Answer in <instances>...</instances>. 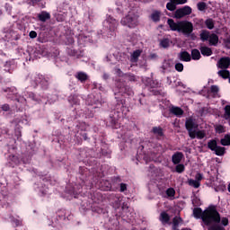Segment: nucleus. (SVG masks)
<instances>
[{
    "mask_svg": "<svg viewBox=\"0 0 230 230\" xmlns=\"http://www.w3.org/2000/svg\"><path fill=\"white\" fill-rule=\"evenodd\" d=\"M194 218H201L205 226H212L213 224H220V213L217 210V207L209 206L204 211L200 208H194Z\"/></svg>",
    "mask_w": 230,
    "mask_h": 230,
    "instance_id": "obj_1",
    "label": "nucleus"
},
{
    "mask_svg": "<svg viewBox=\"0 0 230 230\" xmlns=\"http://www.w3.org/2000/svg\"><path fill=\"white\" fill-rule=\"evenodd\" d=\"M167 24L172 31H178V33H182L186 37H190L193 33V23L188 20L175 22L173 19H168Z\"/></svg>",
    "mask_w": 230,
    "mask_h": 230,
    "instance_id": "obj_2",
    "label": "nucleus"
},
{
    "mask_svg": "<svg viewBox=\"0 0 230 230\" xmlns=\"http://www.w3.org/2000/svg\"><path fill=\"white\" fill-rule=\"evenodd\" d=\"M31 85L32 87H37V85H41L43 89H48L49 87V77L42 75L40 74H35L31 76Z\"/></svg>",
    "mask_w": 230,
    "mask_h": 230,
    "instance_id": "obj_3",
    "label": "nucleus"
},
{
    "mask_svg": "<svg viewBox=\"0 0 230 230\" xmlns=\"http://www.w3.org/2000/svg\"><path fill=\"white\" fill-rule=\"evenodd\" d=\"M137 22V15L133 13H128V14L123 17L120 21L122 26H128V28H136Z\"/></svg>",
    "mask_w": 230,
    "mask_h": 230,
    "instance_id": "obj_4",
    "label": "nucleus"
},
{
    "mask_svg": "<svg viewBox=\"0 0 230 230\" xmlns=\"http://www.w3.org/2000/svg\"><path fill=\"white\" fill-rule=\"evenodd\" d=\"M116 89L119 91L118 93L121 94H127V96H134V91L129 85H126L125 83L122 81H117L116 82Z\"/></svg>",
    "mask_w": 230,
    "mask_h": 230,
    "instance_id": "obj_5",
    "label": "nucleus"
},
{
    "mask_svg": "<svg viewBox=\"0 0 230 230\" xmlns=\"http://www.w3.org/2000/svg\"><path fill=\"white\" fill-rule=\"evenodd\" d=\"M107 199L114 209H119L121 208V202H123V196L121 194H109Z\"/></svg>",
    "mask_w": 230,
    "mask_h": 230,
    "instance_id": "obj_6",
    "label": "nucleus"
},
{
    "mask_svg": "<svg viewBox=\"0 0 230 230\" xmlns=\"http://www.w3.org/2000/svg\"><path fill=\"white\" fill-rule=\"evenodd\" d=\"M118 22L116 19H114L112 16H109L104 22H103V28L109 31L110 35L114 36V32L116 31L118 28Z\"/></svg>",
    "mask_w": 230,
    "mask_h": 230,
    "instance_id": "obj_7",
    "label": "nucleus"
},
{
    "mask_svg": "<svg viewBox=\"0 0 230 230\" xmlns=\"http://www.w3.org/2000/svg\"><path fill=\"white\" fill-rule=\"evenodd\" d=\"M185 128L187 129L190 139H195V128H199V124H196L195 120L190 118L185 121Z\"/></svg>",
    "mask_w": 230,
    "mask_h": 230,
    "instance_id": "obj_8",
    "label": "nucleus"
},
{
    "mask_svg": "<svg viewBox=\"0 0 230 230\" xmlns=\"http://www.w3.org/2000/svg\"><path fill=\"white\" fill-rule=\"evenodd\" d=\"M193 9L190 7V5H185L181 8L176 9L174 12V19H182V17H186V15H191Z\"/></svg>",
    "mask_w": 230,
    "mask_h": 230,
    "instance_id": "obj_9",
    "label": "nucleus"
},
{
    "mask_svg": "<svg viewBox=\"0 0 230 230\" xmlns=\"http://www.w3.org/2000/svg\"><path fill=\"white\" fill-rule=\"evenodd\" d=\"M218 69H229L230 66V58L223 57L221 58L217 64Z\"/></svg>",
    "mask_w": 230,
    "mask_h": 230,
    "instance_id": "obj_10",
    "label": "nucleus"
},
{
    "mask_svg": "<svg viewBox=\"0 0 230 230\" xmlns=\"http://www.w3.org/2000/svg\"><path fill=\"white\" fill-rule=\"evenodd\" d=\"M115 99L117 102L115 105L116 111H118V112H124L125 107H127L125 103V98L116 96Z\"/></svg>",
    "mask_w": 230,
    "mask_h": 230,
    "instance_id": "obj_11",
    "label": "nucleus"
},
{
    "mask_svg": "<svg viewBox=\"0 0 230 230\" xmlns=\"http://www.w3.org/2000/svg\"><path fill=\"white\" fill-rule=\"evenodd\" d=\"M4 93H7V98L9 100H15L17 98V89L15 87H8L3 89Z\"/></svg>",
    "mask_w": 230,
    "mask_h": 230,
    "instance_id": "obj_12",
    "label": "nucleus"
},
{
    "mask_svg": "<svg viewBox=\"0 0 230 230\" xmlns=\"http://www.w3.org/2000/svg\"><path fill=\"white\" fill-rule=\"evenodd\" d=\"M75 78L81 84H85L89 80V75L85 72L79 71L75 75Z\"/></svg>",
    "mask_w": 230,
    "mask_h": 230,
    "instance_id": "obj_13",
    "label": "nucleus"
},
{
    "mask_svg": "<svg viewBox=\"0 0 230 230\" xmlns=\"http://www.w3.org/2000/svg\"><path fill=\"white\" fill-rule=\"evenodd\" d=\"M178 58L181 62H191V54L186 50L180 52Z\"/></svg>",
    "mask_w": 230,
    "mask_h": 230,
    "instance_id": "obj_14",
    "label": "nucleus"
},
{
    "mask_svg": "<svg viewBox=\"0 0 230 230\" xmlns=\"http://www.w3.org/2000/svg\"><path fill=\"white\" fill-rule=\"evenodd\" d=\"M184 158L182 152H176L172 156V163L174 164H180L181 161Z\"/></svg>",
    "mask_w": 230,
    "mask_h": 230,
    "instance_id": "obj_15",
    "label": "nucleus"
},
{
    "mask_svg": "<svg viewBox=\"0 0 230 230\" xmlns=\"http://www.w3.org/2000/svg\"><path fill=\"white\" fill-rule=\"evenodd\" d=\"M151 132H153V134L156 136V139H159L160 137H164V129H163V128L161 127H153Z\"/></svg>",
    "mask_w": 230,
    "mask_h": 230,
    "instance_id": "obj_16",
    "label": "nucleus"
},
{
    "mask_svg": "<svg viewBox=\"0 0 230 230\" xmlns=\"http://www.w3.org/2000/svg\"><path fill=\"white\" fill-rule=\"evenodd\" d=\"M171 114H173L174 116H177V118H181V116L184 115V110H182L181 107L172 106L170 109Z\"/></svg>",
    "mask_w": 230,
    "mask_h": 230,
    "instance_id": "obj_17",
    "label": "nucleus"
},
{
    "mask_svg": "<svg viewBox=\"0 0 230 230\" xmlns=\"http://www.w3.org/2000/svg\"><path fill=\"white\" fill-rule=\"evenodd\" d=\"M38 19L41 22H46V21H49L51 19V14L46 11H42L40 13L38 14Z\"/></svg>",
    "mask_w": 230,
    "mask_h": 230,
    "instance_id": "obj_18",
    "label": "nucleus"
},
{
    "mask_svg": "<svg viewBox=\"0 0 230 230\" xmlns=\"http://www.w3.org/2000/svg\"><path fill=\"white\" fill-rule=\"evenodd\" d=\"M210 32L208 30H201L199 33V39L202 42L209 40Z\"/></svg>",
    "mask_w": 230,
    "mask_h": 230,
    "instance_id": "obj_19",
    "label": "nucleus"
},
{
    "mask_svg": "<svg viewBox=\"0 0 230 230\" xmlns=\"http://www.w3.org/2000/svg\"><path fill=\"white\" fill-rule=\"evenodd\" d=\"M150 19L151 21H153V22H159V21H161V11H153V13L150 15Z\"/></svg>",
    "mask_w": 230,
    "mask_h": 230,
    "instance_id": "obj_20",
    "label": "nucleus"
},
{
    "mask_svg": "<svg viewBox=\"0 0 230 230\" xmlns=\"http://www.w3.org/2000/svg\"><path fill=\"white\" fill-rule=\"evenodd\" d=\"M141 53H143L141 49H137L133 51V53L131 54L130 62H133V63L137 62V60H139V57H141Z\"/></svg>",
    "mask_w": 230,
    "mask_h": 230,
    "instance_id": "obj_21",
    "label": "nucleus"
},
{
    "mask_svg": "<svg viewBox=\"0 0 230 230\" xmlns=\"http://www.w3.org/2000/svg\"><path fill=\"white\" fill-rule=\"evenodd\" d=\"M218 143L217 142V139H210L208 142V149L211 150V152H215V150L217 148Z\"/></svg>",
    "mask_w": 230,
    "mask_h": 230,
    "instance_id": "obj_22",
    "label": "nucleus"
},
{
    "mask_svg": "<svg viewBox=\"0 0 230 230\" xmlns=\"http://www.w3.org/2000/svg\"><path fill=\"white\" fill-rule=\"evenodd\" d=\"M208 42L210 46H217L218 45V35L212 33L208 38Z\"/></svg>",
    "mask_w": 230,
    "mask_h": 230,
    "instance_id": "obj_23",
    "label": "nucleus"
},
{
    "mask_svg": "<svg viewBox=\"0 0 230 230\" xmlns=\"http://www.w3.org/2000/svg\"><path fill=\"white\" fill-rule=\"evenodd\" d=\"M199 49L203 57H211L213 55V50L208 47H201Z\"/></svg>",
    "mask_w": 230,
    "mask_h": 230,
    "instance_id": "obj_24",
    "label": "nucleus"
},
{
    "mask_svg": "<svg viewBox=\"0 0 230 230\" xmlns=\"http://www.w3.org/2000/svg\"><path fill=\"white\" fill-rule=\"evenodd\" d=\"M220 145L222 146H230V133H227L220 139Z\"/></svg>",
    "mask_w": 230,
    "mask_h": 230,
    "instance_id": "obj_25",
    "label": "nucleus"
},
{
    "mask_svg": "<svg viewBox=\"0 0 230 230\" xmlns=\"http://www.w3.org/2000/svg\"><path fill=\"white\" fill-rule=\"evenodd\" d=\"M160 221L162 222V224H169L170 223V215H168V213L166 212H162L160 214Z\"/></svg>",
    "mask_w": 230,
    "mask_h": 230,
    "instance_id": "obj_26",
    "label": "nucleus"
},
{
    "mask_svg": "<svg viewBox=\"0 0 230 230\" xmlns=\"http://www.w3.org/2000/svg\"><path fill=\"white\" fill-rule=\"evenodd\" d=\"M217 75L224 80H227V78L230 76V72L227 69H221L217 72Z\"/></svg>",
    "mask_w": 230,
    "mask_h": 230,
    "instance_id": "obj_27",
    "label": "nucleus"
},
{
    "mask_svg": "<svg viewBox=\"0 0 230 230\" xmlns=\"http://www.w3.org/2000/svg\"><path fill=\"white\" fill-rule=\"evenodd\" d=\"M200 51L197 49H193L191 50V56L190 58H192V60H200Z\"/></svg>",
    "mask_w": 230,
    "mask_h": 230,
    "instance_id": "obj_28",
    "label": "nucleus"
},
{
    "mask_svg": "<svg viewBox=\"0 0 230 230\" xmlns=\"http://www.w3.org/2000/svg\"><path fill=\"white\" fill-rule=\"evenodd\" d=\"M170 44H172V41L168 38H164L160 40V46L161 48H164V49H168Z\"/></svg>",
    "mask_w": 230,
    "mask_h": 230,
    "instance_id": "obj_29",
    "label": "nucleus"
},
{
    "mask_svg": "<svg viewBox=\"0 0 230 230\" xmlns=\"http://www.w3.org/2000/svg\"><path fill=\"white\" fill-rule=\"evenodd\" d=\"M214 152L216 155L222 157V155H226V147L217 146V147H216V150Z\"/></svg>",
    "mask_w": 230,
    "mask_h": 230,
    "instance_id": "obj_30",
    "label": "nucleus"
},
{
    "mask_svg": "<svg viewBox=\"0 0 230 230\" xmlns=\"http://www.w3.org/2000/svg\"><path fill=\"white\" fill-rule=\"evenodd\" d=\"M205 26L208 30H213L215 28V20L208 18L205 21Z\"/></svg>",
    "mask_w": 230,
    "mask_h": 230,
    "instance_id": "obj_31",
    "label": "nucleus"
},
{
    "mask_svg": "<svg viewBox=\"0 0 230 230\" xmlns=\"http://www.w3.org/2000/svg\"><path fill=\"white\" fill-rule=\"evenodd\" d=\"M98 103H100V101L95 100L94 96L93 95L88 96L86 100V105H98Z\"/></svg>",
    "mask_w": 230,
    "mask_h": 230,
    "instance_id": "obj_32",
    "label": "nucleus"
},
{
    "mask_svg": "<svg viewBox=\"0 0 230 230\" xmlns=\"http://www.w3.org/2000/svg\"><path fill=\"white\" fill-rule=\"evenodd\" d=\"M109 123V126L111 127V128H118V119L112 117V115L110 116Z\"/></svg>",
    "mask_w": 230,
    "mask_h": 230,
    "instance_id": "obj_33",
    "label": "nucleus"
},
{
    "mask_svg": "<svg viewBox=\"0 0 230 230\" xmlns=\"http://www.w3.org/2000/svg\"><path fill=\"white\" fill-rule=\"evenodd\" d=\"M166 8L169 12H175V10H177V4L170 0V2L166 4Z\"/></svg>",
    "mask_w": 230,
    "mask_h": 230,
    "instance_id": "obj_34",
    "label": "nucleus"
},
{
    "mask_svg": "<svg viewBox=\"0 0 230 230\" xmlns=\"http://www.w3.org/2000/svg\"><path fill=\"white\" fill-rule=\"evenodd\" d=\"M215 131L217 132V134H224L226 133V127L222 124L216 125Z\"/></svg>",
    "mask_w": 230,
    "mask_h": 230,
    "instance_id": "obj_35",
    "label": "nucleus"
},
{
    "mask_svg": "<svg viewBox=\"0 0 230 230\" xmlns=\"http://www.w3.org/2000/svg\"><path fill=\"white\" fill-rule=\"evenodd\" d=\"M213 225H210L208 226V230H226V228H224V226L218 225V223H212Z\"/></svg>",
    "mask_w": 230,
    "mask_h": 230,
    "instance_id": "obj_36",
    "label": "nucleus"
},
{
    "mask_svg": "<svg viewBox=\"0 0 230 230\" xmlns=\"http://www.w3.org/2000/svg\"><path fill=\"white\" fill-rule=\"evenodd\" d=\"M181 222H182V218L174 217L172 219V229H177V227H179V224H181Z\"/></svg>",
    "mask_w": 230,
    "mask_h": 230,
    "instance_id": "obj_37",
    "label": "nucleus"
},
{
    "mask_svg": "<svg viewBox=\"0 0 230 230\" xmlns=\"http://www.w3.org/2000/svg\"><path fill=\"white\" fill-rule=\"evenodd\" d=\"M195 137H197V139H204L206 137V131L195 130Z\"/></svg>",
    "mask_w": 230,
    "mask_h": 230,
    "instance_id": "obj_38",
    "label": "nucleus"
},
{
    "mask_svg": "<svg viewBox=\"0 0 230 230\" xmlns=\"http://www.w3.org/2000/svg\"><path fill=\"white\" fill-rule=\"evenodd\" d=\"M224 111L225 114L223 115V118L225 119H230V105H226Z\"/></svg>",
    "mask_w": 230,
    "mask_h": 230,
    "instance_id": "obj_39",
    "label": "nucleus"
},
{
    "mask_svg": "<svg viewBox=\"0 0 230 230\" xmlns=\"http://www.w3.org/2000/svg\"><path fill=\"white\" fill-rule=\"evenodd\" d=\"M197 8L199 12H204V10L208 8V4H206V2H199L197 4Z\"/></svg>",
    "mask_w": 230,
    "mask_h": 230,
    "instance_id": "obj_40",
    "label": "nucleus"
},
{
    "mask_svg": "<svg viewBox=\"0 0 230 230\" xmlns=\"http://www.w3.org/2000/svg\"><path fill=\"white\" fill-rule=\"evenodd\" d=\"M68 102L72 105H76V104H78V97L76 95H70L68 97Z\"/></svg>",
    "mask_w": 230,
    "mask_h": 230,
    "instance_id": "obj_41",
    "label": "nucleus"
},
{
    "mask_svg": "<svg viewBox=\"0 0 230 230\" xmlns=\"http://www.w3.org/2000/svg\"><path fill=\"white\" fill-rule=\"evenodd\" d=\"M192 205L194 206V208H199V206H202V202L200 201V199H199V197L194 196V198L192 199Z\"/></svg>",
    "mask_w": 230,
    "mask_h": 230,
    "instance_id": "obj_42",
    "label": "nucleus"
},
{
    "mask_svg": "<svg viewBox=\"0 0 230 230\" xmlns=\"http://www.w3.org/2000/svg\"><path fill=\"white\" fill-rule=\"evenodd\" d=\"M184 170H186V167L184 166V164H176L175 172L177 173H182L184 172Z\"/></svg>",
    "mask_w": 230,
    "mask_h": 230,
    "instance_id": "obj_43",
    "label": "nucleus"
},
{
    "mask_svg": "<svg viewBox=\"0 0 230 230\" xmlns=\"http://www.w3.org/2000/svg\"><path fill=\"white\" fill-rule=\"evenodd\" d=\"M174 67L178 73H182L184 71V65H182V63H176Z\"/></svg>",
    "mask_w": 230,
    "mask_h": 230,
    "instance_id": "obj_44",
    "label": "nucleus"
},
{
    "mask_svg": "<svg viewBox=\"0 0 230 230\" xmlns=\"http://www.w3.org/2000/svg\"><path fill=\"white\" fill-rule=\"evenodd\" d=\"M11 161L12 163H10V164L13 168H14L16 164H19V158H17L15 155L12 156Z\"/></svg>",
    "mask_w": 230,
    "mask_h": 230,
    "instance_id": "obj_45",
    "label": "nucleus"
},
{
    "mask_svg": "<svg viewBox=\"0 0 230 230\" xmlns=\"http://www.w3.org/2000/svg\"><path fill=\"white\" fill-rule=\"evenodd\" d=\"M12 222H13V224H14L15 227H19V226H22V219H17L15 217H13Z\"/></svg>",
    "mask_w": 230,
    "mask_h": 230,
    "instance_id": "obj_46",
    "label": "nucleus"
},
{
    "mask_svg": "<svg viewBox=\"0 0 230 230\" xmlns=\"http://www.w3.org/2000/svg\"><path fill=\"white\" fill-rule=\"evenodd\" d=\"M167 197H175V190L173 188H169L166 190Z\"/></svg>",
    "mask_w": 230,
    "mask_h": 230,
    "instance_id": "obj_47",
    "label": "nucleus"
},
{
    "mask_svg": "<svg viewBox=\"0 0 230 230\" xmlns=\"http://www.w3.org/2000/svg\"><path fill=\"white\" fill-rule=\"evenodd\" d=\"M14 136L17 138V140L19 141V139H21V137H22V133L21 132V128H16L15 131H14Z\"/></svg>",
    "mask_w": 230,
    "mask_h": 230,
    "instance_id": "obj_48",
    "label": "nucleus"
},
{
    "mask_svg": "<svg viewBox=\"0 0 230 230\" xmlns=\"http://www.w3.org/2000/svg\"><path fill=\"white\" fill-rule=\"evenodd\" d=\"M196 25L199 26V28H205L206 22H204V19H199L196 22Z\"/></svg>",
    "mask_w": 230,
    "mask_h": 230,
    "instance_id": "obj_49",
    "label": "nucleus"
},
{
    "mask_svg": "<svg viewBox=\"0 0 230 230\" xmlns=\"http://www.w3.org/2000/svg\"><path fill=\"white\" fill-rule=\"evenodd\" d=\"M67 53L70 57H77L78 56V51L76 49H68Z\"/></svg>",
    "mask_w": 230,
    "mask_h": 230,
    "instance_id": "obj_50",
    "label": "nucleus"
},
{
    "mask_svg": "<svg viewBox=\"0 0 230 230\" xmlns=\"http://www.w3.org/2000/svg\"><path fill=\"white\" fill-rule=\"evenodd\" d=\"M128 185L127 183H120L119 184V191L120 193H125L127 191Z\"/></svg>",
    "mask_w": 230,
    "mask_h": 230,
    "instance_id": "obj_51",
    "label": "nucleus"
},
{
    "mask_svg": "<svg viewBox=\"0 0 230 230\" xmlns=\"http://www.w3.org/2000/svg\"><path fill=\"white\" fill-rule=\"evenodd\" d=\"M218 91H220V89L217 85H211L210 92L212 94H217Z\"/></svg>",
    "mask_w": 230,
    "mask_h": 230,
    "instance_id": "obj_52",
    "label": "nucleus"
},
{
    "mask_svg": "<svg viewBox=\"0 0 230 230\" xmlns=\"http://www.w3.org/2000/svg\"><path fill=\"white\" fill-rule=\"evenodd\" d=\"M172 3H175V4H186L188 3V0H171Z\"/></svg>",
    "mask_w": 230,
    "mask_h": 230,
    "instance_id": "obj_53",
    "label": "nucleus"
},
{
    "mask_svg": "<svg viewBox=\"0 0 230 230\" xmlns=\"http://www.w3.org/2000/svg\"><path fill=\"white\" fill-rule=\"evenodd\" d=\"M215 191H226V185H219L215 188Z\"/></svg>",
    "mask_w": 230,
    "mask_h": 230,
    "instance_id": "obj_54",
    "label": "nucleus"
},
{
    "mask_svg": "<svg viewBox=\"0 0 230 230\" xmlns=\"http://www.w3.org/2000/svg\"><path fill=\"white\" fill-rule=\"evenodd\" d=\"M2 111H4V112H9L10 111V105L9 104H4L1 107Z\"/></svg>",
    "mask_w": 230,
    "mask_h": 230,
    "instance_id": "obj_55",
    "label": "nucleus"
},
{
    "mask_svg": "<svg viewBox=\"0 0 230 230\" xmlns=\"http://www.w3.org/2000/svg\"><path fill=\"white\" fill-rule=\"evenodd\" d=\"M29 37H30V39H37V31H31L29 33Z\"/></svg>",
    "mask_w": 230,
    "mask_h": 230,
    "instance_id": "obj_56",
    "label": "nucleus"
},
{
    "mask_svg": "<svg viewBox=\"0 0 230 230\" xmlns=\"http://www.w3.org/2000/svg\"><path fill=\"white\" fill-rule=\"evenodd\" d=\"M221 224L222 226H228L229 225V219H227V217H223L221 220Z\"/></svg>",
    "mask_w": 230,
    "mask_h": 230,
    "instance_id": "obj_57",
    "label": "nucleus"
},
{
    "mask_svg": "<svg viewBox=\"0 0 230 230\" xmlns=\"http://www.w3.org/2000/svg\"><path fill=\"white\" fill-rule=\"evenodd\" d=\"M128 80L129 82H136V75H128Z\"/></svg>",
    "mask_w": 230,
    "mask_h": 230,
    "instance_id": "obj_58",
    "label": "nucleus"
},
{
    "mask_svg": "<svg viewBox=\"0 0 230 230\" xmlns=\"http://www.w3.org/2000/svg\"><path fill=\"white\" fill-rule=\"evenodd\" d=\"M85 172H87V168H85V167H79V173L81 174V175H84V173H85Z\"/></svg>",
    "mask_w": 230,
    "mask_h": 230,
    "instance_id": "obj_59",
    "label": "nucleus"
},
{
    "mask_svg": "<svg viewBox=\"0 0 230 230\" xmlns=\"http://www.w3.org/2000/svg\"><path fill=\"white\" fill-rule=\"evenodd\" d=\"M109 78H111V75L109 73L104 72L102 74V79L103 80H109Z\"/></svg>",
    "mask_w": 230,
    "mask_h": 230,
    "instance_id": "obj_60",
    "label": "nucleus"
},
{
    "mask_svg": "<svg viewBox=\"0 0 230 230\" xmlns=\"http://www.w3.org/2000/svg\"><path fill=\"white\" fill-rule=\"evenodd\" d=\"M66 44H75V39L73 37L67 38Z\"/></svg>",
    "mask_w": 230,
    "mask_h": 230,
    "instance_id": "obj_61",
    "label": "nucleus"
},
{
    "mask_svg": "<svg viewBox=\"0 0 230 230\" xmlns=\"http://www.w3.org/2000/svg\"><path fill=\"white\" fill-rule=\"evenodd\" d=\"M152 93H153V94H155V96H159V94H161V91H159L157 89H153Z\"/></svg>",
    "mask_w": 230,
    "mask_h": 230,
    "instance_id": "obj_62",
    "label": "nucleus"
},
{
    "mask_svg": "<svg viewBox=\"0 0 230 230\" xmlns=\"http://www.w3.org/2000/svg\"><path fill=\"white\" fill-rule=\"evenodd\" d=\"M81 136L84 141H87L89 139V137H87V133L85 132L81 133Z\"/></svg>",
    "mask_w": 230,
    "mask_h": 230,
    "instance_id": "obj_63",
    "label": "nucleus"
},
{
    "mask_svg": "<svg viewBox=\"0 0 230 230\" xmlns=\"http://www.w3.org/2000/svg\"><path fill=\"white\" fill-rule=\"evenodd\" d=\"M113 182H121V178L119 176L114 177Z\"/></svg>",
    "mask_w": 230,
    "mask_h": 230,
    "instance_id": "obj_64",
    "label": "nucleus"
}]
</instances>
